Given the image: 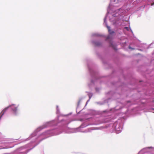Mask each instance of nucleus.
Masks as SVG:
<instances>
[{
    "label": "nucleus",
    "mask_w": 154,
    "mask_h": 154,
    "mask_svg": "<svg viewBox=\"0 0 154 154\" xmlns=\"http://www.w3.org/2000/svg\"><path fill=\"white\" fill-rule=\"evenodd\" d=\"M106 126V130L109 131L110 132L114 131L117 134L120 133L123 128V121L121 119H119L114 123H110Z\"/></svg>",
    "instance_id": "f257e3e1"
},
{
    "label": "nucleus",
    "mask_w": 154,
    "mask_h": 154,
    "mask_svg": "<svg viewBox=\"0 0 154 154\" xmlns=\"http://www.w3.org/2000/svg\"><path fill=\"white\" fill-rule=\"evenodd\" d=\"M94 43L95 46H100L102 45V43L99 42L95 41L94 42Z\"/></svg>",
    "instance_id": "39448f33"
},
{
    "label": "nucleus",
    "mask_w": 154,
    "mask_h": 154,
    "mask_svg": "<svg viewBox=\"0 0 154 154\" xmlns=\"http://www.w3.org/2000/svg\"><path fill=\"white\" fill-rule=\"evenodd\" d=\"M128 48L132 50H134L135 49L134 48L131 47L130 45L128 46Z\"/></svg>",
    "instance_id": "9b49d317"
},
{
    "label": "nucleus",
    "mask_w": 154,
    "mask_h": 154,
    "mask_svg": "<svg viewBox=\"0 0 154 154\" xmlns=\"http://www.w3.org/2000/svg\"><path fill=\"white\" fill-rule=\"evenodd\" d=\"M110 1L111 2H116V0H110Z\"/></svg>",
    "instance_id": "f8f14e48"
},
{
    "label": "nucleus",
    "mask_w": 154,
    "mask_h": 154,
    "mask_svg": "<svg viewBox=\"0 0 154 154\" xmlns=\"http://www.w3.org/2000/svg\"><path fill=\"white\" fill-rule=\"evenodd\" d=\"M139 50H140V51H142V50L140 49H139Z\"/></svg>",
    "instance_id": "2eb2a0df"
},
{
    "label": "nucleus",
    "mask_w": 154,
    "mask_h": 154,
    "mask_svg": "<svg viewBox=\"0 0 154 154\" xmlns=\"http://www.w3.org/2000/svg\"><path fill=\"white\" fill-rule=\"evenodd\" d=\"M113 17H116V16H115L114 15H113Z\"/></svg>",
    "instance_id": "4468645a"
},
{
    "label": "nucleus",
    "mask_w": 154,
    "mask_h": 154,
    "mask_svg": "<svg viewBox=\"0 0 154 154\" xmlns=\"http://www.w3.org/2000/svg\"><path fill=\"white\" fill-rule=\"evenodd\" d=\"M123 30L124 31H125V30L127 31H129V30H130L131 33L133 34V32L132 31V30L131 29L130 27H125L124 28V29Z\"/></svg>",
    "instance_id": "423d86ee"
},
{
    "label": "nucleus",
    "mask_w": 154,
    "mask_h": 154,
    "mask_svg": "<svg viewBox=\"0 0 154 154\" xmlns=\"http://www.w3.org/2000/svg\"><path fill=\"white\" fill-rule=\"evenodd\" d=\"M154 44V42H152L147 47V49L153 47L152 45ZM152 55L154 56V52L152 53Z\"/></svg>",
    "instance_id": "0eeeda50"
},
{
    "label": "nucleus",
    "mask_w": 154,
    "mask_h": 154,
    "mask_svg": "<svg viewBox=\"0 0 154 154\" xmlns=\"http://www.w3.org/2000/svg\"><path fill=\"white\" fill-rule=\"evenodd\" d=\"M106 28L107 29L109 35L106 36V40L109 39H113L116 35V32L115 29H112L109 26L106 25Z\"/></svg>",
    "instance_id": "f03ea898"
},
{
    "label": "nucleus",
    "mask_w": 154,
    "mask_h": 154,
    "mask_svg": "<svg viewBox=\"0 0 154 154\" xmlns=\"http://www.w3.org/2000/svg\"><path fill=\"white\" fill-rule=\"evenodd\" d=\"M113 42H112V43H111V45L113 47V48L115 50H117V49L116 47H114V46H113Z\"/></svg>",
    "instance_id": "9d476101"
},
{
    "label": "nucleus",
    "mask_w": 154,
    "mask_h": 154,
    "mask_svg": "<svg viewBox=\"0 0 154 154\" xmlns=\"http://www.w3.org/2000/svg\"><path fill=\"white\" fill-rule=\"evenodd\" d=\"M147 152L154 154V147H148L143 148L139 152L138 154H145Z\"/></svg>",
    "instance_id": "7ed1b4c3"
},
{
    "label": "nucleus",
    "mask_w": 154,
    "mask_h": 154,
    "mask_svg": "<svg viewBox=\"0 0 154 154\" xmlns=\"http://www.w3.org/2000/svg\"><path fill=\"white\" fill-rule=\"evenodd\" d=\"M9 107H11L12 110L13 111L14 114L15 115H16L17 112V106H15L13 104L11 105H10L8 107L5 108L1 112V113H0V117H1L2 116L5 112L8 109V108Z\"/></svg>",
    "instance_id": "20e7f679"
},
{
    "label": "nucleus",
    "mask_w": 154,
    "mask_h": 154,
    "mask_svg": "<svg viewBox=\"0 0 154 154\" xmlns=\"http://www.w3.org/2000/svg\"><path fill=\"white\" fill-rule=\"evenodd\" d=\"M107 115V112L106 111V115ZM109 118H110V117H109ZM109 118H107L106 117V123H108L109 122H110L111 120L110 119H109ZM106 124L107 126H108V125L107 124Z\"/></svg>",
    "instance_id": "6e6552de"
},
{
    "label": "nucleus",
    "mask_w": 154,
    "mask_h": 154,
    "mask_svg": "<svg viewBox=\"0 0 154 154\" xmlns=\"http://www.w3.org/2000/svg\"><path fill=\"white\" fill-rule=\"evenodd\" d=\"M106 20V17H105L104 19V22H105Z\"/></svg>",
    "instance_id": "ddd939ff"
},
{
    "label": "nucleus",
    "mask_w": 154,
    "mask_h": 154,
    "mask_svg": "<svg viewBox=\"0 0 154 154\" xmlns=\"http://www.w3.org/2000/svg\"><path fill=\"white\" fill-rule=\"evenodd\" d=\"M149 2L152 6L154 5V0H149Z\"/></svg>",
    "instance_id": "1a4fd4ad"
}]
</instances>
